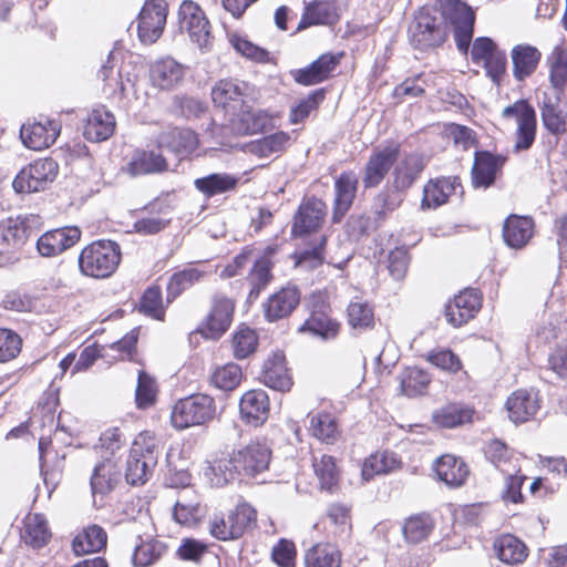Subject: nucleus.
<instances>
[{
	"mask_svg": "<svg viewBox=\"0 0 567 567\" xmlns=\"http://www.w3.org/2000/svg\"><path fill=\"white\" fill-rule=\"evenodd\" d=\"M271 456L272 451L266 443L250 442L234 451L228 457L219 460L217 470L224 484L243 482L245 478H255L268 470Z\"/></svg>",
	"mask_w": 567,
	"mask_h": 567,
	"instance_id": "obj_1",
	"label": "nucleus"
},
{
	"mask_svg": "<svg viewBox=\"0 0 567 567\" xmlns=\"http://www.w3.org/2000/svg\"><path fill=\"white\" fill-rule=\"evenodd\" d=\"M450 28L432 6L420 7L408 27V41L415 51L426 53L436 50L449 40Z\"/></svg>",
	"mask_w": 567,
	"mask_h": 567,
	"instance_id": "obj_2",
	"label": "nucleus"
},
{
	"mask_svg": "<svg viewBox=\"0 0 567 567\" xmlns=\"http://www.w3.org/2000/svg\"><path fill=\"white\" fill-rule=\"evenodd\" d=\"M439 17L452 29L455 47L467 55L475 33L476 12L465 0H434L432 4Z\"/></svg>",
	"mask_w": 567,
	"mask_h": 567,
	"instance_id": "obj_3",
	"label": "nucleus"
},
{
	"mask_svg": "<svg viewBox=\"0 0 567 567\" xmlns=\"http://www.w3.org/2000/svg\"><path fill=\"white\" fill-rule=\"evenodd\" d=\"M122 260L121 246L111 239H97L80 252V272L86 277L104 279L111 277Z\"/></svg>",
	"mask_w": 567,
	"mask_h": 567,
	"instance_id": "obj_4",
	"label": "nucleus"
},
{
	"mask_svg": "<svg viewBox=\"0 0 567 567\" xmlns=\"http://www.w3.org/2000/svg\"><path fill=\"white\" fill-rule=\"evenodd\" d=\"M216 417V403L213 396L194 393L179 399L171 413L172 425L177 430L204 425Z\"/></svg>",
	"mask_w": 567,
	"mask_h": 567,
	"instance_id": "obj_5",
	"label": "nucleus"
},
{
	"mask_svg": "<svg viewBox=\"0 0 567 567\" xmlns=\"http://www.w3.org/2000/svg\"><path fill=\"white\" fill-rule=\"evenodd\" d=\"M59 172V164L52 157L33 161L22 167L12 182L17 194H31L44 190Z\"/></svg>",
	"mask_w": 567,
	"mask_h": 567,
	"instance_id": "obj_6",
	"label": "nucleus"
},
{
	"mask_svg": "<svg viewBox=\"0 0 567 567\" xmlns=\"http://www.w3.org/2000/svg\"><path fill=\"white\" fill-rule=\"evenodd\" d=\"M502 116L504 118H515L517 122L515 152L529 150L537 133V114L532 103L527 99H519L504 107Z\"/></svg>",
	"mask_w": 567,
	"mask_h": 567,
	"instance_id": "obj_7",
	"label": "nucleus"
},
{
	"mask_svg": "<svg viewBox=\"0 0 567 567\" xmlns=\"http://www.w3.org/2000/svg\"><path fill=\"white\" fill-rule=\"evenodd\" d=\"M235 312V301L224 295H215L205 319L190 333H199L205 340H219L229 329Z\"/></svg>",
	"mask_w": 567,
	"mask_h": 567,
	"instance_id": "obj_8",
	"label": "nucleus"
},
{
	"mask_svg": "<svg viewBox=\"0 0 567 567\" xmlns=\"http://www.w3.org/2000/svg\"><path fill=\"white\" fill-rule=\"evenodd\" d=\"M327 210V204L315 195L303 199L292 217L291 238H305L318 231L324 221Z\"/></svg>",
	"mask_w": 567,
	"mask_h": 567,
	"instance_id": "obj_9",
	"label": "nucleus"
},
{
	"mask_svg": "<svg viewBox=\"0 0 567 567\" xmlns=\"http://www.w3.org/2000/svg\"><path fill=\"white\" fill-rule=\"evenodd\" d=\"M290 142L291 136L288 132L276 131L246 143L231 144L225 141L217 143L220 145L219 150L221 151L230 152L236 150L255 155L258 158H268L272 155H280L285 153L290 145Z\"/></svg>",
	"mask_w": 567,
	"mask_h": 567,
	"instance_id": "obj_10",
	"label": "nucleus"
},
{
	"mask_svg": "<svg viewBox=\"0 0 567 567\" xmlns=\"http://www.w3.org/2000/svg\"><path fill=\"white\" fill-rule=\"evenodd\" d=\"M179 31H186L199 49H206L210 42V23L202 8L192 0H184L178 12Z\"/></svg>",
	"mask_w": 567,
	"mask_h": 567,
	"instance_id": "obj_11",
	"label": "nucleus"
},
{
	"mask_svg": "<svg viewBox=\"0 0 567 567\" xmlns=\"http://www.w3.org/2000/svg\"><path fill=\"white\" fill-rule=\"evenodd\" d=\"M168 14L165 0H146L137 16V35L142 43L152 44L162 35Z\"/></svg>",
	"mask_w": 567,
	"mask_h": 567,
	"instance_id": "obj_12",
	"label": "nucleus"
},
{
	"mask_svg": "<svg viewBox=\"0 0 567 567\" xmlns=\"http://www.w3.org/2000/svg\"><path fill=\"white\" fill-rule=\"evenodd\" d=\"M507 156L488 150H476L471 169L472 186L475 189H487L495 185L502 174Z\"/></svg>",
	"mask_w": 567,
	"mask_h": 567,
	"instance_id": "obj_13",
	"label": "nucleus"
},
{
	"mask_svg": "<svg viewBox=\"0 0 567 567\" xmlns=\"http://www.w3.org/2000/svg\"><path fill=\"white\" fill-rule=\"evenodd\" d=\"M401 155V144L388 141L383 147L373 151L365 164L363 186L365 189L377 187L389 174Z\"/></svg>",
	"mask_w": 567,
	"mask_h": 567,
	"instance_id": "obj_14",
	"label": "nucleus"
},
{
	"mask_svg": "<svg viewBox=\"0 0 567 567\" xmlns=\"http://www.w3.org/2000/svg\"><path fill=\"white\" fill-rule=\"evenodd\" d=\"M483 296L477 288H465L444 306V317L454 328L473 319L482 307Z\"/></svg>",
	"mask_w": 567,
	"mask_h": 567,
	"instance_id": "obj_15",
	"label": "nucleus"
},
{
	"mask_svg": "<svg viewBox=\"0 0 567 567\" xmlns=\"http://www.w3.org/2000/svg\"><path fill=\"white\" fill-rule=\"evenodd\" d=\"M252 87L237 79H221L212 89V101L217 107L234 114L248 101L252 100Z\"/></svg>",
	"mask_w": 567,
	"mask_h": 567,
	"instance_id": "obj_16",
	"label": "nucleus"
},
{
	"mask_svg": "<svg viewBox=\"0 0 567 567\" xmlns=\"http://www.w3.org/2000/svg\"><path fill=\"white\" fill-rule=\"evenodd\" d=\"M248 101L230 120V131L238 136L264 134L275 128L274 116L262 109H254Z\"/></svg>",
	"mask_w": 567,
	"mask_h": 567,
	"instance_id": "obj_17",
	"label": "nucleus"
},
{
	"mask_svg": "<svg viewBox=\"0 0 567 567\" xmlns=\"http://www.w3.org/2000/svg\"><path fill=\"white\" fill-rule=\"evenodd\" d=\"M156 464L157 454L154 445L143 447L134 443L126 461L124 474L126 483L132 486L144 485L150 480Z\"/></svg>",
	"mask_w": 567,
	"mask_h": 567,
	"instance_id": "obj_18",
	"label": "nucleus"
},
{
	"mask_svg": "<svg viewBox=\"0 0 567 567\" xmlns=\"http://www.w3.org/2000/svg\"><path fill=\"white\" fill-rule=\"evenodd\" d=\"M343 52H326L305 68L291 70L293 81L303 86L316 85L329 80L340 64Z\"/></svg>",
	"mask_w": 567,
	"mask_h": 567,
	"instance_id": "obj_19",
	"label": "nucleus"
},
{
	"mask_svg": "<svg viewBox=\"0 0 567 567\" xmlns=\"http://www.w3.org/2000/svg\"><path fill=\"white\" fill-rule=\"evenodd\" d=\"M157 147L173 154L179 161L188 158L198 147L197 133L188 127L174 126L163 131L156 140Z\"/></svg>",
	"mask_w": 567,
	"mask_h": 567,
	"instance_id": "obj_20",
	"label": "nucleus"
},
{
	"mask_svg": "<svg viewBox=\"0 0 567 567\" xmlns=\"http://www.w3.org/2000/svg\"><path fill=\"white\" fill-rule=\"evenodd\" d=\"M78 226H64L43 233L35 243L38 252L42 257H55L73 247L81 238Z\"/></svg>",
	"mask_w": 567,
	"mask_h": 567,
	"instance_id": "obj_21",
	"label": "nucleus"
},
{
	"mask_svg": "<svg viewBox=\"0 0 567 567\" xmlns=\"http://www.w3.org/2000/svg\"><path fill=\"white\" fill-rule=\"evenodd\" d=\"M61 126L58 121L44 117L31 124H22L20 138L22 144L34 151H41L51 146L58 138Z\"/></svg>",
	"mask_w": 567,
	"mask_h": 567,
	"instance_id": "obj_22",
	"label": "nucleus"
},
{
	"mask_svg": "<svg viewBox=\"0 0 567 567\" xmlns=\"http://www.w3.org/2000/svg\"><path fill=\"white\" fill-rule=\"evenodd\" d=\"M358 185L359 179L352 171H344L336 177L331 214L332 224H340L351 209L357 196Z\"/></svg>",
	"mask_w": 567,
	"mask_h": 567,
	"instance_id": "obj_23",
	"label": "nucleus"
},
{
	"mask_svg": "<svg viewBox=\"0 0 567 567\" xmlns=\"http://www.w3.org/2000/svg\"><path fill=\"white\" fill-rule=\"evenodd\" d=\"M301 292L297 285L288 284L270 295L264 302V317L268 322H276L289 317L299 306Z\"/></svg>",
	"mask_w": 567,
	"mask_h": 567,
	"instance_id": "obj_24",
	"label": "nucleus"
},
{
	"mask_svg": "<svg viewBox=\"0 0 567 567\" xmlns=\"http://www.w3.org/2000/svg\"><path fill=\"white\" fill-rule=\"evenodd\" d=\"M259 380L269 389L278 392L290 391L293 382L287 368L284 351H274L264 362Z\"/></svg>",
	"mask_w": 567,
	"mask_h": 567,
	"instance_id": "obj_25",
	"label": "nucleus"
},
{
	"mask_svg": "<svg viewBox=\"0 0 567 567\" xmlns=\"http://www.w3.org/2000/svg\"><path fill=\"white\" fill-rule=\"evenodd\" d=\"M40 225L41 217L34 214L9 219L8 225L0 226V244L21 248L31 236L39 231Z\"/></svg>",
	"mask_w": 567,
	"mask_h": 567,
	"instance_id": "obj_26",
	"label": "nucleus"
},
{
	"mask_svg": "<svg viewBox=\"0 0 567 567\" xmlns=\"http://www.w3.org/2000/svg\"><path fill=\"white\" fill-rule=\"evenodd\" d=\"M461 189L463 186L458 176L437 177L430 179L423 187V196L421 199V208L423 210L436 209L447 203L450 196Z\"/></svg>",
	"mask_w": 567,
	"mask_h": 567,
	"instance_id": "obj_27",
	"label": "nucleus"
},
{
	"mask_svg": "<svg viewBox=\"0 0 567 567\" xmlns=\"http://www.w3.org/2000/svg\"><path fill=\"white\" fill-rule=\"evenodd\" d=\"M426 159L422 153H406L393 169L392 186L395 190L405 193L420 178L426 167Z\"/></svg>",
	"mask_w": 567,
	"mask_h": 567,
	"instance_id": "obj_28",
	"label": "nucleus"
},
{
	"mask_svg": "<svg viewBox=\"0 0 567 567\" xmlns=\"http://www.w3.org/2000/svg\"><path fill=\"white\" fill-rule=\"evenodd\" d=\"M433 471L436 480L451 488L463 486L470 475L465 461L451 454L437 457L433 463Z\"/></svg>",
	"mask_w": 567,
	"mask_h": 567,
	"instance_id": "obj_29",
	"label": "nucleus"
},
{
	"mask_svg": "<svg viewBox=\"0 0 567 567\" xmlns=\"http://www.w3.org/2000/svg\"><path fill=\"white\" fill-rule=\"evenodd\" d=\"M239 413L247 424L259 426L269 414V396L265 390L252 389L243 394L239 400Z\"/></svg>",
	"mask_w": 567,
	"mask_h": 567,
	"instance_id": "obj_30",
	"label": "nucleus"
},
{
	"mask_svg": "<svg viewBox=\"0 0 567 567\" xmlns=\"http://www.w3.org/2000/svg\"><path fill=\"white\" fill-rule=\"evenodd\" d=\"M534 219L530 216L512 214L503 224L502 236L505 245L512 249H520L530 240L534 233Z\"/></svg>",
	"mask_w": 567,
	"mask_h": 567,
	"instance_id": "obj_31",
	"label": "nucleus"
},
{
	"mask_svg": "<svg viewBox=\"0 0 567 567\" xmlns=\"http://www.w3.org/2000/svg\"><path fill=\"white\" fill-rule=\"evenodd\" d=\"M184 75V66L171 56L158 59L150 66L151 83L159 90H172Z\"/></svg>",
	"mask_w": 567,
	"mask_h": 567,
	"instance_id": "obj_32",
	"label": "nucleus"
},
{
	"mask_svg": "<svg viewBox=\"0 0 567 567\" xmlns=\"http://www.w3.org/2000/svg\"><path fill=\"white\" fill-rule=\"evenodd\" d=\"M513 76L517 82L530 78L542 60L540 51L533 44L519 43L512 48Z\"/></svg>",
	"mask_w": 567,
	"mask_h": 567,
	"instance_id": "obj_33",
	"label": "nucleus"
},
{
	"mask_svg": "<svg viewBox=\"0 0 567 567\" xmlns=\"http://www.w3.org/2000/svg\"><path fill=\"white\" fill-rule=\"evenodd\" d=\"M107 534L103 527L96 524L89 525L72 539V551L75 556H84L101 553L106 548Z\"/></svg>",
	"mask_w": 567,
	"mask_h": 567,
	"instance_id": "obj_34",
	"label": "nucleus"
},
{
	"mask_svg": "<svg viewBox=\"0 0 567 567\" xmlns=\"http://www.w3.org/2000/svg\"><path fill=\"white\" fill-rule=\"evenodd\" d=\"M240 183V177L229 173H210L194 181L195 188L206 198L235 190Z\"/></svg>",
	"mask_w": 567,
	"mask_h": 567,
	"instance_id": "obj_35",
	"label": "nucleus"
},
{
	"mask_svg": "<svg viewBox=\"0 0 567 567\" xmlns=\"http://www.w3.org/2000/svg\"><path fill=\"white\" fill-rule=\"evenodd\" d=\"M560 95L556 93V101H551L546 94L539 105L540 120L544 128L554 136H560L567 132V112L559 106Z\"/></svg>",
	"mask_w": 567,
	"mask_h": 567,
	"instance_id": "obj_36",
	"label": "nucleus"
},
{
	"mask_svg": "<svg viewBox=\"0 0 567 567\" xmlns=\"http://www.w3.org/2000/svg\"><path fill=\"white\" fill-rule=\"evenodd\" d=\"M118 482V472L111 457L99 462L90 477V487L93 497L96 495L105 496L110 494Z\"/></svg>",
	"mask_w": 567,
	"mask_h": 567,
	"instance_id": "obj_37",
	"label": "nucleus"
},
{
	"mask_svg": "<svg viewBox=\"0 0 567 567\" xmlns=\"http://www.w3.org/2000/svg\"><path fill=\"white\" fill-rule=\"evenodd\" d=\"M505 406L509 420L516 424L530 420L539 408L536 399L524 390L513 392L506 400Z\"/></svg>",
	"mask_w": 567,
	"mask_h": 567,
	"instance_id": "obj_38",
	"label": "nucleus"
},
{
	"mask_svg": "<svg viewBox=\"0 0 567 567\" xmlns=\"http://www.w3.org/2000/svg\"><path fill=\"white\" fill-rule=\"evenodd\" d=\"M167 161L162 153L155 151H138L127 164V172L132 176L166 172Z\"/></svg>",
	"mask_w": 567,
	"mask_h": 567,
	"instance_id": "obj_39",
	"label": "nucleus"
},
{
	"mask_svg": "<svg viewBox=\"0 0 567 567\" xmlns=\"http://www.w3.org/2000/svg\"><path fill=\"white\" fill-rule=\"evenodd\" d=\"M496 557L507 564L517 565L527 558V546L523 540L512 534H505L494 542Z\"/></svg>",
	"mask_w": 567,
	"mask_h": 567,
	"instance_id": "obj_40",
	"label": "nucleus"
},
{
	"mask_svg": "<svg viewBox=\"0 0 567 567\" xmlns=\"http://www.w3.org/2000/svg\"><path fill=\"white\" fill-rule=\"evenodd\" d=\"M403 202L401 192L391 186L383 187L372 200V213L374 215V228H379L388 216L400 207Z\"/></svg>",
	"mask_w": 567,
	"mask_h": 567,
	"instance_id": "obj_41",
	"label": "nucleus"
},
{
	"mask_svg": "<svg viewBox=\"0 0 567 567\" xmlns=\"http://www.w3.org/2000/svg\"><path fill=\"white\" fill-rule=\"evenodd\" d=\"M340 322L330 316H309L298 328V332L309 334L321 341H330L337 338L340 332Z\"/></svg>",
	"mask_w": 567,
	"mask_h": 567,
	"instance_id": "obj_42",
	"label": "nucleus"
},
{
	"mask_svg": "<svg viewBox=\"0 0 567 567\" xmlns=\"http://www.w3.org/2000/svg\"><path fill=\"white\" fill-rule=\"evenodd\" d=\"M474 410L467 405L451 403L436 410L432 414V421L444 429H454L472 422Z\"/></svg>",
	"mask_w": 567,
	"mask_h": 567,
	"instance_id": "obj_43",
	"label": "nucleus"
},
{
	"mask_svg": "<svg viewBox=\"0 0 567 567\" xmlns=\"http://www.w3.org/2000/svg\"><path fill=\"white\" fill-rule=\"evenodd\" d=\"M115 131V117L109 111L93 110L84 135L92 142H102L109 140Z\"/></svg>",
	"mask_w": 567,
	"mask_h": 567,
	"instance_id": "obj_44",
	"label": "nucleus"
},
{
	"mask_svg": "<svg viewBox=\"0 0 567 567\" xmlns=\"http://www.w3.org/2000/svg\"><path fill=\"white\" fill-rule=\"evenodd\" d=\"M306 567H340L341 553L331 543L312 545L305 555Z\"/></svg>",
	"mask_w": 567,
	"mask_h": 567,
	"instance_id": "obj_45",
	"label": "nucleus"
},
{
	"mask_svg": "<svg viewBox=\"0 0 567 567\" xmlns=\"http://www.w3.org/2000/svg\"><path fill=\"white\" fill-rule=\"evenodd\" d=\"M399 379L400 391L408 398H416L424 394L431 382L429 373L417 367L406 368Z\"/></svg>",
	"mask_w": 567,
	"mask_h": 567,
	"instance_id": "obj_46",
	"label": "nucleus"
},
{
	"mask_svg": "<svg viewBox=\"0 0 567 567\" xmlns=\"http://www.w3.org/2000/svg\"><path fill=\"white\" fill-rule=\"evenodd\" d=\"M229 42L238 54L251 62L258 64L272 62L270 52L266 48L250 41L246 35L234 32L229 35Z\"/></svg>",
	"mask_w": 567,
	"mask_h": 567,
	"instance_id": "obj_47",
	"label": "nucleus"
},
{
	"mask_svg": "<svg viewBox=\"0 0 567 567\" xmlns=\"http://www.w3.org/2000/svg\"><path fill=\"white\" fill-rule=\"evenodd\" d=\"M203 276L204 271L193 267L174 272L166 286V302L172 303L185 290L199 281Z\"/></svg>",
	"mask_w": 567,
	"mask_h": 567,
	"instance_id": "obj_48",
	"label": "nucleus"
},
{
	"mask_svg": "<svg viewBox=\"0 0 567 567\" xmlns=\"http://www.w3.org/2000/svg\"><path fill=\"white\" fill-rule=\"evenodd\" d=\"M48 522L42 514H34L32 520L24 524V534L21 536L24 544L33 549H40L51 539Z\"/></svg>",
	"mask_w": 567,
	"mask_h": 567,
	"instance_id": "obj_49",
	"label": "nucleus"
},
{
	"mask_svg": "<svg viewBox=\"0 0 567 567\" xmlns=\"http://www.w3.org/2000/svg\"><path fill=\"white\" fill-rule=\"evenodd\" d=\"M206 111V102L187 94L175 95L171 105V113L186 121L199 118Z\"/></svg>",
	"mask_w": 567,
	"mask_h": 567,
	"instance_id": "obj_50",
	"label": "nucleus"
},
{
	"mask_svg": "<svg viewBox=\"0 0 567 567\" xmlns=\"http://www.w3.org/2000/svg\"><path fill=\"white\" fill-rule=\"evenodd\" d=\"M136 310L154 320H163L165 307L163 305V292L158 285L148 286L142 293Z\"/></svg>",
	"mask_w": 567,
	"mask_h": 567,
	"instance_id": "obj_51",
	"label": "nucleus"
},
{
	"mask_svg": "<svg viewBox=\"0 0 567 567\" xmlns=\"http://www.w3.org/2000/svg\"><path fill=\"white\" fill-rule=\"evenodd\" d=\"M433 528L434 524L430 515L417 514L405 519L402 534L408 543L420 544L429 537Z\"/></svg>",
	"mask_w": 567,
	"mask_h": 567,
	"instance_id": "obj_52",
	"label": "nucleus"
},
{
	"mask_svg": "<svg viewBox=\"0 0 567 567\" xmlns=\"http://www.w3.org/2000/svg\"><path fill=\"white\" fill-rule=\"evenodd\" d=\"M231 343L234 357L237 360H244L257 351L259 340L252 328L241 323L233 333Z\"/></svg>",
	"mask_w": 567,
	"mask_h": 567,
	"instance_id": "obj_53",
	"label": "nucleus"
},
{
	"mask_svg": "<svg viewBox=\"0 0 567 567\" xmlns=\"http://www.w3.org/2000/svg\"><path fill=\"white\" fill-rule=\"evenodd\" d=\"M401 461L393 452H383L380 456L371 455L368 457L362 466V478L370 481L374 475L388 474L394 468L399 467Z\"/></svg>",
	"mask_w": 567,
	"mask_h": 567,
	"instance_id": "obj_54",
	"label": "nucleus"
},
{
	"mask_svg": "<svg viewBox=\"0 0 567 567\" xmlns=\"http://www.w3.org/2000/svg\"><path fill=\"white\" fill-rule=\"evenodd\" d=\"M549 82L558 94H563L567 83V52L561 47H555L548 58Z\"/></svg>",
	"mask_w": 567,
	"mask_h": 567,
	"instance_id": "obj_55",
	"label": "nucleus"
},
{
	"mask_svg": "<svg viewBox=\"0 0 567 567\" xmlns=\"http://www.w3.org/2000/svg\"><path fill=\"white\" fill-rule=\"evenodd\" d=\"M157 383L153 375L140 370L135 389V404L138 410H147L156 403Z\"/></svg>",
	"mask_w": 567,
	"mask_h": 567,
	"instance_id": "obj_56",
	"label": "nucleus"
},
{
	"mask_svg": "<svg viewBox=\"0 0 567 567\" xmlns=\"http://www.w3.org/2000/svg\"><path fill=\"white\" fill-rule=\"evenodd\" d=\"M257 512L249 504H240L228 515L230 537L240 538L247 529L256 525Z\"/></svg>",
	"mask_w": 567,
	"mask_h": 567,
	"instance_id": "obj_57",
	"label": "nucleus"
},
{
	"mask_svg": "<svg viewBox=\"0 0 567 567\" xmlns=\"http://www.w3.org/2000/svg\"><path fill=\"white\" fill-rule=\"evenodd\" d=\"M327 90L319 87L311 91L306 97L299 100L290 109L289 122L291 124L302 123L312 111L317 110L326 99Z\"/></svg>",
	"mask_w": 567,
	"mask_h": 567,
	"instance_id": "obj_58",
	"label": "nucleus"
},
{
	"mask_svg": "<svg viewBox=\"0 0 567 567\" xmlns=\"http://www.w3.org/2000/svg\"><path fill=\"white\" fill-rule=\"evenodd\" d=\"M326 246L327 237L322 236L320 240L309 248L300 251H293L291 259H293L295 267L306 266L309 270H315L322 266L326 261Z\"/></svg>",
	"mask_w": 567,
	"mask_h": 567,
	"instance_id": "obj_59",
	"label": "nucleus"
},
{
	"mask_svg": "<svg viewBox=\"0 0 567 567\" xmlns=\"http://www.w3.org/2000/svg\"><path fill=\"white\" fill-rule=\"evenodd\" d=\"M305 8L309 12L315 25H334L340 20L338 6L332 1L313 0L306 3Z\"/></svg>",
	"mask_w": 567,
	"mask_h": 567,
	"instance_id": "obj_60",
	"label": "nucleus"
},
{
	"mask_svg": "<svg viewBox=\"0 0 567 567\" xmlns=\"http://www.w3.org/2000/svg\"><path fill=\"white\" fill-rule=\"evenodd\" d=\"M309 431L318 440L330 442L336 439L338 424L336 417L328 412L308 414Z\"/></svg>",
	"mask_w": 567,
	"mask_h": 567,
	"instance_id": "obj_61",
	"label": "nucleus"
},
{
	"mask_svg": "<svg viewBox=\"0 0 567 567\" xmlns=\"http://www.w3.org/2000/svg\"><path fill=\"white\" fill-rule=\"evenodd\" d=\"M243 371L239 364L229 362L216 369L210 377V382L219 390L229 392L235 390L241 380Z\"/></svg>",
	"mask_w": 567,
	"mask_h": 567,
	"instance_id": "obj_62",
	"label": "nucleus"
},
{
	"mask_svg": "<svg viewBox=\"0 0 567 567\" xmlns=\"http://www.w3.org/2000/svg\"><path fill=\"white\" fill-rule=\"evenodd\" d=\"M315 473L319 480L320 488L333 493L339 484V472L336 458L331 455H322L321 460L313 465Z\"/></svg>",
	"mask_w": 567,
	"mask_h": 567,
	"instance_id": "obj_63",
	"label": "nucleus"
},
{
	"mask_svg": "<svg viewBox=\"0 0 567 567\" xmlns=\"http://www.w3.org/2000/svg\"><path fill=\"white\" fill-rule=\"evenodd\" d=\"M348 323L353 329H372L374 313L368 302H350L347 308Z\"/></svg>",
	"mask_w": 567,
	"mask_h": 567,
	"instance_id": "obj_64",
	"label": "nucleus"
}]
</instances>
